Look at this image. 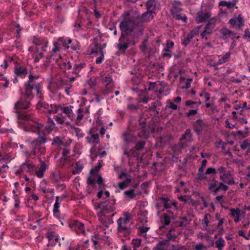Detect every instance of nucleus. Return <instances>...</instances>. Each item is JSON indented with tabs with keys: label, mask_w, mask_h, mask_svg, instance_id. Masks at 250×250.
<instances>
[{
	"label": "nucleus",
	"mask_w": 250,
	"mask_h": 250,
	"mask_svg": "<svg viewBox=\"0 0 250 250\" xmlns=\"http://www.w3.org/2000/svg\"><path fill=\"white\" fill-rule=\"evenodd\" d=\"M30 103L27 101H23L21 100L15 104L14 109L19 120V122L23 124L22 128L26 131H32L39 133L43 125L36 122L33 118L31 114H20L19 110L25 109L30 106Z\"/></svg>",
	"instance_id": "f257e3e1"
},
{
	"label": "nucleus",
	"mask_w": 250,
	"mask_h": 250,
	"mask_svg": "<svg viewBox=\"0 0 250 250\" xmlns=\"http://www.w3.org/2000/svg\"><path fill=\"white\" fill-rule=\"evenodd\" d=\"M38 78V76H33L32 74L29 75L28 81L24 84L25 96L27 99L32 98L33 97L32 90L33 89H36L37 92V96L40 99L37 104L36 108L41 112L47 113L49 104L42 100V93L38 85L35 83V81Z\"/></svg>",
	"instance_id": "f03ea898"
},
{
	"label": "nucleus",
	"mask_w": 250,
	"mask_h": 250,
	"mask_svg": "<svg viewBox=\"0 0 250 250\" xmlns=\"http://www.w3.org/2000/svg\"><path fill=\"white\" fill-rule=\"evenodd\" d=\"M138 25L133 18L129 16L125 17L121 22L119 27L122 33L125 34H134V35H142V30L137 29Z\"/></svg>",
	"instance_id": "7ed1b4c3"
},
{
	"label": "nucleus",
	"mask_w": 250,
	"mask_h": 250,
	"mask_svg": "<svg viewBox=\"0 0 250 250\" xmlns=\"http://www.w3.org/2000/svg\"><path fill=\"white\" fill-rule=\"evenodd\" d=\"M131 215L126 212L124 214L123 217L119 218L117 221L118 232L125 236L129 235L131 233Z\"/></svg>",
	"instance_id": "20e7f679"
},
{
	"label": "nucleus",
	"mask_w": 250,
	"mask_h": 250,
	"mask_svg": "<svg viewBox=\"0 0 250 250\" xmlns=\"http://www.w3.org/2000/svg\"><path fill=\"white\" fill-rule=\"evenodd\" d=\"M63 113L66 115L68 118L72 121H74L76 125H80L82 120L83 119V111L80 108H79L75 113L73 112L74 107L71 105L60 107Z\"/></svg>",
	"instance_id": "39448f33"
},
{
	"label": "nucleus",
	"mask_w": 250,
	"mask_h": 250,
	"mask_svg": "<svg viewBox=\"0 0 250 250\" xmlns=\"http://www.w3.org/2000/svg\"><path fill=\"white\" fill-rule=\"evenodd\" d=\"M217 172L220 174V179L223 183L228 185H233L235 183L233 174L229 170H227V167L220 166L217 168Z\"/></svg>",
	"instance_id": "423d86ee"
},
{
	"label": "nucleus",
	"mask_w": 250,
	"mask_h": 250,
	"mask_svg": "<svg viewBox=\"0 0 250 250\" xmlns=\"http://www.w3.org/2000/svg\"><path fill=\"white\" fill-rule=\"evenodd\" d=\"M46 142V138L45 137H42L35 139L30 142L31 147L33 148V150L29 152L28 151H25V154L27 156H31V155H35L36 154V149L37 147L39 146L42 144Z\"/></svg>",
	"instance_id": "0eeeda50"
},
{
	"label": "nucleus",
	"mask_w": 250,
	"mask_h": 250,
	"mask_svg": "<svg viewBox=\"0 0 250 250\" xmlns=\"http://www.w3.org/2000/svg\"><path fill=\"white\" fill-rule=\"evenodd\" d=\"M115 201L114 200H105L100 202L95 209L101 208V210L106 211L109 213L112 212L115 209Z\"/></svg>",
	"instance_id": "6e6552de"
},
{
	"label": "nucleus",
	"mask_w": 250,
	"mask_h": 250,
	"mask_svg": "<svg viewBox=\"0 0 250 250\" xmlns=\"http://www.w3.org/2000/svg\"><path fill=\"white\" fill-rule=\"evenodd\" d=\"M53 46L54 47L52 48V51L49 53L46 59H52L54 60L58 61L59 59L62 58L60 53V44L59 42H54Z\"/></svg>",
	"instance_id": "1a4fd4ad"
},
{
	"label": "nucleus",
	"mask_w": 250,
	"mask_h": 250,
	"mask_svg": "<svg viewBox=\"0 0 250 250\" xmlns=\"http://www.w3.org/2000/svg\"><path fill=\"white\" fill-rule=\"evenodd\" d=\"M216 24V19L215 18H211L208 21V23L206 24L204 30L202 32L201 36L202 38H205L207 40L206 36L210 34L215 27Z\"/></svg>",
	"instance_id": "9d476101"
},
{
	"label": "nucleus",
	"mask_w": 250,
	"mask_h": 250,
	"mask_svg": "<svg viewBox=\"0 0 250 250\" xmlns=\"http://www.w3.org/2000/svg\"><path fill=\"white\" fill-rule=\"evenodd\" d=\"M244 21L241 14L238 15L237 17L230 19L229 21V23L232 28L237 30L241 29L244 26Z\"/></svg>",
	"instance_id": "9b49d317"
},
{
	"label": "nucleus",
	"mask_w": 250,
	"mask_h": 250,
	"mask_svg": "<svg viewBox=\"0 0 250 250\" xmlns=\"http://www.w3.org/2000/svg\"><path fill=\"white\" fill-rule=\"evenodd\" d=\"M220 32L221 34L222 39L226 41L229 38L234 40L235 39H238L239 38V36H236V34L235 32L225 27L220 29Z\"/></svg>",
	"instance_id": "f8f14e48"
},
{
	"label": "nucleus",
	"mask_w": 250,
	"mask_h": 250,
	"mask_svg": "<svg viewBox=\"0 0 250 250\" xmlns=\"http://www.w3.org/2000/svg\"><path fill=\"white\" fill-rule=\"evenodd\" d=\"M33 42L37 45V50L38 51L40 50L42 52L43 51H46V48L48 43L46 39L35 37L33 39Z\"/></svg>",
	"instance_id": "ddd939ff"
},
{
	"label": "nucleus",
	"mask_w": 250,
	"mask_h": 250,
	"mask_svg": "<svg viewBox=\"0 0 250 250\" xmlns=\"http://www.w3.org/2000/svg\"><path fill=\"white\" fill-rule=\"evenodd\" d=\"M139 35H135L134 36V34L132 33L130 34H125V33H122L120 38L129 46V45H135L136 42H137V40H136V38Z\"/></svg>",
	"instance_id": "4468645a"
},
{
	"label": "nucleus",
	"mask_w": 250,
	"mask_h": 250,
	"mask_svg": "<svg viewBox=\"0 0 250 250\" xmlns=\"http://www.w3.org/2000/svg\"><path fill=\"white\" fill-rule=\"evenodd\" d=\"M211 16V13L209 11H198L196 14L195 21L197 23H200L206 21Z\"/></svg>",
	"instance_id": "2eb2a0df"
},
{
	"label": "nucleus",
	"mask_w": 250,
	"mask_h": 250,
	"mask_svg": "<svg viewBox=\"0 0 250 250\" xmlns=\"http://www.w3.org/2000/svg\"><path fill=\"white\" fill-rule=\"evenodd\" d=\"M200 27L198 26L196 28H193L187 35V37L183 40L182 44L184 46H187L191 42L192 39L196 36L198 33Z\"/></svg>",
	"instance_id": "dca6fc26"
},
{
	"label": "nucleus",
	"mask_w": 250,
	"mask_h": 250,
	"mask_svg": "<svg viewBox=\"0 0 250 250\" xmlns=\"http://www.w3.org/2000/svg\"><path fill=\"white\" fill-rule=\"evenodd\" d=\"M71 228L77 232L84 233V224L77 220H73L70 223Z\"/></svg>",
	"instance_id": "f3484780"
},
{
	"label": "nucleus",
	"mask_w": 250,
	"mask_h": 250,
	"mask_svg": "<svg viewBox=\"0 0 250 250\" xmlns=\"http://www.w3.org/2000/svg\"><path fill=\"white\" fill-rule=\"evenodd\" d=\"M123 139L127 143H133L135 141V137L133 135L131 131H127L123 134Z\"/></svg>",
	"instance_id": "a211bd4d"
},
{
	"label": "nucleus",
	"mask_w": 250,
	"mask_h": 250,
	"mask_svg": "<svg viewBox=\"0 0 250 250\" xmlns=\"http://www.w3.org/2000/svg\"><path fill=\"white\" fill-rule=\"evenodd\" d=\"M181 141L184 140V143H188L193 141L192 134L191 133V130L189 129H186L184 134L182 135L181 137L180 138Z\"/></svg>",
	"instance_id": "6ab92c4d"
},
{
	"label": "nucleus",
	"mask_w": 250,
	"mask_h": 250,
	"mask_svg": "<svg viewBox=\"0 0 250 250\" xmlns=\"http://www.w3.org/2000/svg\"><path fill=\"white\" fill-rule=\"evenodd\" d=\"M230 214L235 223H237L240 221V210L239 208H230Z\"/></svg>",
	"instance_id": "aec40b11"
},
{
	"label": "nucleus",
	"mask_w": 250,
	"mask_h": 250,
	"mask_svg": "<svg viewBox=\"0 0 250 250\" xmlns=\"http://www.w3.org/2000/svg\"><path fill=\"white\" fill-rule=\"evenodd\" d=\"M40 161L41 162V167L39 170H36L35 174L38 177L42 178L43 177L44 173L47 168V166L41 160Z\"/></svg>",
	"instance_id": "412c9836"
},
{
	"label": "nucleus",
	"mask_w": 250,
	"mask_h": 250,
	"mask_svg": "<svg viewBox=\"0 0 250 250\" xmlns=\"http://www.w3.org/2000/svg\"><path fill=\"white\" fill-rule=\"evenodd\" d=\"M147 10L155 13V11L159 8V4L157 0H149L146 2Z\"/></svg>",
	"instance_id": "4be33fe9"
},
{
	"label": "nucleus",
	"mask_w": 250,
	"mask_h": 250,
	"mask_svg": "<svg viewBox=\"0 0 250 250\" xmlns=\"http://www.w3.org/2000/svg\"><path fill=\"white\" fill-rule=\"evenodd\" d=\"M86 139L87 142L91 144L93 146H95L100 143L99 135L98 134H91L90 136H87Z\"/></svg>",
	"instance_id": "5701e85b"
},
{
	"label": "nucleus",
	"mask_w": 250,
	"mask_h": 250,
	"mask_svg": "<svg viewBox=\"0 0 250 250\" xmlns=\"http://www.w3.org/2000/svg\"><path fill=\"white\" fill-rule=\"evenodd\" d=\"M102 52H103V49L99 43H95L91 46V49L90 52L91 55L97 56Z\"/></svg>",
	"instance_id": "b1692460"
},
{
	"label": "nucleus",
	"mask_w": 250,
	"mask_h": 250,
	"mask_svg": "<svg viewBox=\"0 0 250 250\" xmlns=\"http://www.w3.org/2000/svg\"><path fill=\"white\" fill-rule=\"evenodd\" d=\"M154 12L147 10L141 16V19L142 22H147L151 20L153 17Z\"/></svg>",
	"instance_id": "393cba45"
},
{
	"label": "nucleus",
	"mask_w": 250,
	"mask_h": 250,
	"mask_svg": "<svg viewBox=\"0 0 250 250\" xmlns=\"http://www.w3.org/2000/svg\"><path fill=\"white\" fill-rule=\"evenodd\" d=\"M205 126L203 122L200 120H197L194 126V130L197 135L200 134Z\"/></svg>",
	"instance_id": "a878e982"
},
{
	"label": "nucleus",
	"mask_w": 250,
	"mask_h": 250,
	"mask_svg": "<svg viewBox=\"0 0 250 250\" xmlns=\"http://www.w3.org/2000/svg\"><path fill=\"white\" fill-rule=\"evenodd\" d=\"M15 73L18 76L24 75L27 74V69L24 67L17 65L15 67Z\"/></svg>",
	"instance_id": "bb28decb"
},
{
	"label": "nucleus",
	"mask_w": 250,
	"mask_h": 250,
	"mask_svg": "<svg viewBox=\"0 0 250 250\" xmlns=\"http://www.w3.org/2000/svg\"><path fill=\"white\" fill-rule=\"evenodd\" d=\"M118 42L117 47L119 50L125 51L128 48L129 46L121 38H119Z\"/></svg>",
	"instance_id": "cd10ccee"
},
{
	"label": "nucleus",
	"mask_w": 250,
	"mask_h": 250,
	"mask_svg": "<svg viewBox=\"0 0 250 250\" xmlns=\"http://www.w3.org/2000/svg\"><path fill=\"white\" fill-rule=\"evenodd\" d=\"M229 189V187L225 185L224 183L220 182L218 185L216 187L215 189L214 190V193L216 194L217 192L220 190L227 191Z\"/></svg>",
	"instance_id": "c85d7f7f"
},
{
	"label": "nucleus",
	"mask_w": 250,
	"mask_h": 250,
	"mask_svg": "<svg viewBox=\"0 0 250 250\" xmlns=\"http://www.w3.org/2000/svg\"><path fill=\"white\" fill-rule=\"evenodd\" d=\"M26 168H27V171L30 172L35 168V166L32 164L27 163L26 162L22 164L21 165V170L25 171Z\"/></svg>",
	"instance_id": "c756f323"
},
{
	"label": "nucleus",
	"mask_w": 250,
	"mask_h": 250,
	"mask_svg": "<svg viewBox=\"0 0 250 250\" xmlns=\"http://www.w3.org/2000/svg\"><path fill=\"white\" fill-rule=\"evenodd\" d=\"M115 215V213L109 214L105 219H101V223L106 226L110 225L113 223V217Z\"/></svg>",
	"instance_id": "7c9ffc66"
},
{
	"label": "nucleus",
	"mask_w": 250,
	"mask_h": 250,
	"mask_svg": "<svg viewBox=\"0 0 250 250\" xmlns=\"http://www.w3.org/2000/svg\"><path fill=\"white\" fill-rule=\"evenodd\" d=\"M225 241L222 237H219L217 240L215 242L216 248L218 250H222L225 246Z\"/></svg>",
	"instance_id": "2f4dec72"
},
{
	"label": "nucleus",
	"mask_w": 250,
	"mask_h": 250,
	"mask_svg": "<svg viewBox=\"0 0 250 250\" xmlns=\"http://www.w3.org/2000/svg\"><path fill=\"white\" fill-rule=\"evenodd\" d=\"M62 80L60 79L57 82L51 83V87L53 89L54 92H57V91L62 86Z\"/></svg>",
	"instance_id": "473e14b6"
},
{
	"label": "nucleus",
	"mask_w": 250,
	"mask_h": 250,
	"mask_svg": "<svg viewBox=\"0 0 250 250\" xmlns=\"http://www.w3.org/2000/svg\"><path fill=\"white\" fill-rule=\"evenodd\" d=\"M85 63L84 62H81L79 63H76L74 65L73 73L77 74L79 73L80 70L85 66Z\"/></svg>",
	"instance_id": "72a5a7b5"
},
{
	"label": "nucleus",
	"mask_w": 250,
	"mask_h": 250,
	"mask_svg": "<svg viewBox=\"0 0 250 250\" xmlns=\"http://www.w3.org/2000/svg\"><path fill=\"white\" fill-rule=\"evenodd\" d=\"M59 43L61 44L62 43L65 48H68L69 46L67 45L71 43L72 40L70 39H64L63 37H60L58 39Z\"/></svg>",
	"instance_id": "f704fd0d"
},
{
	"label": "nucleus",
	"mask_w": 250,
	"mask_h": 250,
	"mask_svg": "<svg viewBox=\"0 0 250 250\" xmlns=\"http://www.w3.org/2000/svg\"><path fill=\"white\" fill-rule=\"evenodd\" d=\"M161 200L163 202L164 204V207L166 209L170 208L172 206H176L175 202H172L167 198H162Z\"/></svg>",
	"instance_id": "c9c22d12"
},
{
	"label": "nucleus",
	"mask_w": 250,
	"mask_h": 250,
	"mask_svg": "<svg viewBox=\"0 0 250 250\" xmlns=\"http://www.w3.org/2000/svg\"><path fill=\"white\" fill-rule=\"evenodd\" d=\"M230 56V53L228 52L225 55H224L221 59H220L218 61L214 64V65H218L226 62L228 59L229 58Z\"/></svg>",
	"instance_id": "e433bc0d"
},
{
	"label": "nucleus",
	"mask_w": 250,
	"mask_h": 250,
	"mask_svg": "<svg viewBox=\"0 0 250 250\" xmlns=\"http://www.w3.org/2000/svg\"><path fill=\"white\" fill-rule=\"evenodd\" d=\"M210 217L209 214H206L204 216V219L202 220V224L203 225V229L205 230H207L208 227L209 226V218Z\"/></svg>",
	"instance_id": "4c0bfd02"
},
{
	"label": "nucleus",
	"mask_w": 250,
	"mask_h": 250,
	"mask_svg": "<svg viewBox=\"0 0 250 250\" xmlns=\"http://www.w3.org/2000/svg\"><path fill=\"white\" fill-rule=\"evenodd\" d=\"M100 150L99 147L96 148L95 146H92L90 149L91 158L92 159L96 158L99 154Z\"/></svg>",
	"instance_id": "58836bf2"
},
{
	"label": "nucleus",
	"mask_w": 250,
	"mask_h": 250,
	"mask_svg": "<svg viewBox=\"0 0 250 250\" xmlns=\"http://www.w3.org/2000/svg\"><path fill=\"white\" fill-rule=\"evenodd\" d=\"M236 4V1H221L219 3V5L221 6H227L228 8H233Z\"/></svg>",
	"instance_id": "ea45409f"
},
{
	"label": "nucleus",
	"mask_w": 250,
	"mask_h": 250,
	"mask_svg": "<svg viewBox=\"0 0 250 250\" xmlns=\"http://www.w3.org/2000/svg\"><path fill=\"white\" fill-rule=\"evenodd\" d=\"M48 238L49 240V244L47 245L48 247L49 245L53 246L55 244V243H54V241L57 242L59 240V236L57 235H51L49 236Z\"/></svg>",
	"instance_id": "a19ab883"
},
{
	"label": "nucleus",
	"mask_w": 250,
	"mask_h": 250,
	"mask_svg": "<svg viewBox=\"0 0 250 250\" xmlns=\"http://www.w3.org/2000/svg\"><path fill=\"white\" fill-rule=\"evenodd\" d=\"M142 240L140 239H133L131 242V245L133 247V250H137L141 245Z\"/></svg>",
	"instance_id": "79ce46f5"
},
{
	"label": "nucleus",
	"mask_w": 250,
	"mask_h": 250,
	"mask_svg": "<svg viewBox=\"0 0 250 250\" xmlns=\"http://www.w3.org/2000/svg\"><path fill=\"white\" fill-rule=\"evenodd\" d=\"M59 107L60 106L56 104H50L47 113L49 114L56 113L58 112Z\"/></svg>",
	"instance_id": "37998d69"
},
{
	"label": "nucleus",
	"mask_w": 250,
	"mask_h": 250,
	"mask_svg": "<svg viewBox=\"0 0 250 250\" xmlns=\"http://www.w3.org/2000/svg\"><path fill=\"white\" fill-rule=\"evenodd\" d=\"M109 213V212H107L106 211L100 210V211L97 213V216L98 217L99 220L101 222V219H103L104 220L105 218L108 216Z\"/></svg>",
	"instance_id": "c03bdc74"
},
{
	"label": "nucleus",
	"mask_w": 250,
	"mask_h": 250,
	"mask_svg": "<svg viewBox=\"0 0 250 250\" xmlns=\"http://www.w3.org/2000/svg\"><path fill=\"white\" fill-rule=\"evenodd\" d=\"M33 57L34 59V62H37L43 57L42 52H39V51H37V52L33 54Z\"/></svg>",
	"instance_id": "a18cd8bd"
},
{
	"label": "nucleus",
	"mask_w": 250,
	"mask_h": 250,
	"mask_svg": "<svg viewBox=\"0 0 250 250\" xmlns=\"http://www.w3.org/2000/svg\"><path fill=\"white\" fill-rule=\"evenodd\" d=\"M63 143L61 139V138L59 137H55L52 140V145H56L58 146H60L61 145H62Z\"/></svg>",
	"instance_id": "49530a36"
},
{
	"label": "nucleus",
	"mask_w": 250,
	"mask_h": 250,
	"mask_svg": "<svg viewBox=\"0 0 250 250\" xmlns=\"http://www.w3.org/2000/svg\"><path fill=\"white\" fill-rule=\"evenodd\" d=\"M218 183V181L215 179L213 178L211 182L210 183L208 184V189L214 192V190L215 189V188L217 187V183Z\"/></svg>",
	"instance_id": "de8ad7c7"
},
{
	"label": "nucleus",
	"mask_w": 250,
	"mask_h": 250,
	"mask_svg": "<svg viewBox=\"0 0 250 250\" xmlns=\"http://www.w3.org/2000/svg\"><path fill=\"white\" fill-rule=\"evenodd\" d=\"M130 179L127 178L126 180L124 182H120L118 184V187L120 189H124L128 186L129 183L130 182Z\"/></svg>",
	"instance_id": "09e8293b"
},
{
	"label": "nucleus",
	"mask_w": 250,
	"mask_h": 250,
	"mask_svg": "<svg viewBox=\"0 0 250 250\" xmlns=\"http://www.w3.org/2000/svg\"><path fill=\"white\" fill-rule=\"evenodd\" d=\"M55 119L58 124H62L64 123L65 117L62 114H59L55 117Z\"/></svg>",
	"instance_id": "8fccbe9b"
},
{
	"label": "nucleus",
	"mask_w": 250,
	"mask_h": 250,
	"mask_svg": "<svg viewBox=\"0 0 250 250\" xmlns=\"http://www.w3.org/2000/svg\"><path fill=\"white\" fill-rule=\"evenodd\" d=\"M161 105V103L159 101H156L152 103H151V105H148V109L149 110H155L157 107Z\"/></svg>",
	"instance_id": "3c124183"
},
{
	"label": "nucleus",
	"mask_w": 250,
	"mask_h": 250,
	"mask_svg": "<svg viewBox=\"0 0 250 250\" xmlns=\"http://www.w3.org/2000/svg\"><path fill=\"white\" fill-rule=\"evenodd\" d=\"M103 81L105 83H111L113 82L111 76L108 74L103 78Z\"/></svg>",
	"instance_id": "603ef678"
},
{
	"label": "nucleus",
	"mask_w": 250,
	"mask_h": 250,
	"mask_svg": "<svg viewBox=\"0 0 250 250\" xmlns=\"http://www.w3.org/2000/svg\"><path fill=\"white\" fill-rule=\"evenodd\" d=\"M146 145V142L145 141H140L136 143L135 146V149L139 151L144 148Z\"/></svg>",
	"instance_id": "864d4df0"
},
{
	"label": "nucleus",
	"mask_w": 250,
	"mask_h": 250,
	"mask_svg": "<svg viewBox=\"0 0 250 250\" xmlns=\"http://www.w3.org/2000/svg\"><path fill=\"white\" fill-rule=\"evenodd\" d=\"M70 149L67 147H64L62 149V155L65 160H66L70 154Z\"/></svg>",
	"instance_id": "5fc2aeb1"
},
{
	"label": "nucleus",
	"mask_w": 250,
	"mask_h": 250,
	"mask_svg": "<svg viewBox=\"0 0 250 250\" xmlns=\"http://www.w3.org/2000/svg\"><path fill=\"white\" fill-rule=\"evenodd\" d=\"M124 194L130 199H132L135 196V194L134 193L133 189L126 190L124 192Z\"/></svg>",
	"instance_id": "6e6d98bb"
},
{
	"label": "nucleus",
	"mask_w": 250,
	"mask_h": 250,
	"mask_svg": "<svg viewBox=\"0 0 250 250\" xmlns=\"http://www.w3.org/2000/svg\"><path fill=\"white\" fill-rule=\"evenodd\" d=\"M114 88V83L112 82L111 83H108L106 84L105 86V90H106L107 93L110 92L113 90Z\"/></svg>",
	"instance_id": "4d7b16f0"
},
{
	"label": "nucleus",
	"mask_w": 250,
	"mask_h": 250,
	"mask_svg": "<svg viewBox=\"0 0 250 250\" xmlns=\"http://www.w3.org/2000/svg\"><path fill=\"white\" fill-rule=\"evenodd\" d=\"M47 123L49 129L50 130H52L54 128L55 125V124L53 119L51 118H48Z\"/></svg>",
	"instance_id": "13d9d810"
},
{
	"label": "nucleus",
	"mask_w": 250,
	"mask_h": 250,
	"mask_svg": "<svg viewBox=\"0 0 250 250\" xmlns=\"http://www.w3.org/2000/svg\"><path fill=\"white\" fill-rule=\"evenodd\" d=\"M217 173H218L217 169L216 170L215 168L212 167H208L205 172V174H215Z\"/></svg>",
	"instance_id": "bf43d9fd"
},
{
	"label": "nucleus",
	"mask_w": 250,
	"mask_h": 250,
	"mask_svg": "<svg viewBox=\"0 0 250 250\" xmlns=\"http://www.w3.org/2000/svg\"><path fill=\"white\" fill-rule=\"evenodd\" d=\"M166 45V48L164 49V51L169 52V49L171 48L173 46L174 43L172 41H167Z\"/></svg>",
	"instance_id": "052dcab7"
},
{
	"label": "nucleus",
	"mask_w": 250,
	"mask_h": 250,
	"mask_svg": "<svg viewBox=\"0 0 250 250\" xmlns=\"http://www.w3.org/2000/svg\"><path fill=\"white\" fill-rule=\"evenodd\" d=\"M171 217L169 215L165 214L164 215V224L165 225L167 226L170 223V219Z\"/></svg>",
	"instance_id": "680f3d73"
},
{
	"label": "nucleus",
	"mask_w": 250,
	"mask_h": 250,
	"mask_svg": "<svg viewBox=\"0 0 250 250\" xmlns=\"http://www.w3.org/2000/svg\"><path fill=\"white\" fill-rule=\"evenodd\" d=\"M83 168V167L81 165L76 164V167L75 170H73V172H72L73 174H76L79 173L80 172H81Z\"/></svg>",
	"instance_id": "e2e57ef3"
},
{
	"label": "nucleus",
	"mask_w": 250,
	"mask_h": 250,
	"mask_svg": "<svg viewBox=\"0 0 250 250\" xmlns=\"http://www.w3.org/2000/svg\"><path fill=\"white\" fill-rule=\"evenodd\" d=\"M249 146V143L248 142V141L246 140L243 141L240 144V147L242 149L245 150Z\"/></svg>",
	"instance_id": "0e129e2a"
},
{
	"label": "nucleus",
	"mask_w": 250,
	"mask_h": 250,
	"mask_svg": "<svg viewBox=\"0 0 250 250\" xmlns=\"http://www.w3.org/2000/svg\"><path fill=\"white\" fill-rule=\"evenodd\" d=\"M148 131L142 129L139 133V135L142 137H143L144 138H146L148 136Z\"/></svg>",
	"instance_id": "69168bd1"
},
{
	"label": "nucleus",
	"mask_w": 250,
	"mask_h": 250,
	"mask_svg": "<svg viewBox=\"0 0 250 250\" xmlns=\"http://www.w3.org/2000/svg\"><path fill=\"white\" fill-rule=\"evenodd\" d=\"M206 175L207 174H205V173H198V176H197L198 180H199L200 181H203V180L207 181L208 178L206 176Z\"/></svg>",
	"instance_id": "338daca9"
},
{
	"label": "nucleus",
	"mask_w": 250,
	"mask_h": 250,
	"mask_svg": "<svg viewBox=\"0 0 250 250\" xmlns=\"http://www.w3.org/2000/svg\"><path fill=\"white\" fill-rule=\"evenodd\" d=\"M207 247L205 246L203 243H200L197 244L195 246V249L196 250H202L203 249H206Z\"/></svg>",
	"instance_id": "774afa93"
}]
</instances>
